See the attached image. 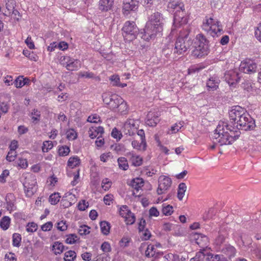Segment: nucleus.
Listing matches in <instances>:
<instances>
[{
  "label": "nucleus",
  "mask_w": 261,
  "mask_h": 261,
  "mask_svg": "<svg viewBox=\"0 0 261 261\" xmlns=\"http://www.w3.org/2000/svg\"><path fill=\"white\" fill-rule=\"evenodd\" d=\"M76 257L75 251L69 250L64 253V260L65 261H73Z\"/></svg>",
  "instance_id": "40"
},
{
  "label": "nucleus",
  "mask_w": 261,
  "mask_h": 261,
  "mask_svg": "<svg viewBox=\"0 0 261 261\" xmlns=\"http://www.w3.org/2000/svg\"><path fill=\"white\" fill-rule=\"evenodd\" d=\"M219 80L216 76L210 77L206 83V87L209 91H214L217 89L219 84Z\"/></svg>",
  "instance_id": "21"
},
{
  "label": "nucleus",
  "mask_w": 261,
  "mask_h": 261,
  "mask_svg": "<svg viewBox=\"0 0 261 261\" xmlns=\"http://www.w3.org/2000/svg\"><path fill=\"white\" fill-rule=\"evenodd\" d=\"M187 190V186L185 183L181 182L179 184L177 191V197L179 200H181L185 196Z\"/></svg>",
  "instance_id": "35"
},
{
  "label": "nucleus",
  "mask_w": 261,
  "mask_h": 261,
  "mask_svg": "<svg viewBox=\"0 0 261 261\" xmlns=\"http://www.w3.org/2000/svg\"><path fill=\"white\" fill-rule=\"evenodd\" d=\"M184 122L180 121L175 123L171 127L170 129L169 130V134H175L177 133L184 126Z\"/></svg>",
  "instance_id": "39"
},
{
  "label": "nucleus",
  "mask_w": 261,
  "mask_h": 261,
  "mask_svg": "<svg viewBox=\"0 0 261 261\" xmlns=\"http://www.w3.org/2000/svg\"><path fill=\"white\" fill-rule=\"evenodd\" d=\"M133 147L139 151H144L146 149L147 144L146 141L134 140L132 142Z\"/></svg>",
  "instance_id": "25"
},
{
  "label": "nucleus",
  "mask_w": 261,
  "mask_h": 261,
  "mask_svg": "<svg viewBox=\"0 0 261 261\" xmlns=\"http://www.w3.org/2000/svg\"><path fill=\"white\" fill-rule=\"evenodd\" d=\"M23 54L32 61H37L38 58L35 54L28 50H23Z\"/></svg>",
  "instance_id": "47"
},
{
  "label": "nucleus",
  "mask_w": 261,
  "mask_h": 261,
  "mask_svg": "<svg viewBox=\"0 0 261 261\" xmlns=\"http://www.w3.org/2000/svg\"><path fill=\"white\" fill-rule=\"evenodd\" d=\"M134 127V120L133 119H128L124 123L122 129L126 135L128 134L130 135Z\"/></svg>",
  "instance_id": "28"
},
{
  "label": "nucleus",
  "mask_w": 261,
  "mask_h": 261,
  "mask_svg": "<svg viewBox=\"0 0 261 261\" xmlns=\"http://www.w3.org/2000/svg\"><path fill=\"white\" fill-rule=\"evenodd\" d=\"M12 239L13 245L15 247H19L21 241V236L18 233H14Z\"/></svg>",
  "instance_id": "49"
},
{
  "label": "nucleus",
  "mask_w": 261,
  "mask_h": 261,
  "mask_svg": "<svg viewBox=\"0 0 261 261\" xmlns=\"http://www.w3.org/2000/svg\"><path fill=\"white\" fill-rule=\"evenodd\" d=\"M20 180L27 196L31 197L37 190V182L35 175L30 173H24L22 174Z\"/></svg>",
  "instance_id": "5"
},
{
  "label": "nucleus",
  "mask_w": 261,
  "mask_h": 261,
  "mask_svg": "<svg viewBox=\"0 0 261 261\" xmlns=\"http://www.w3.org/2000/svg\"><path fill=\"white\" fill-rule=\"evenodd\" d=\"M140 232L141 233V238L143 240H148L150 238L151 236L150 231L148 229L142 230L140 231Z\"/></svg>",
  "instance_id": "59"
},
{
  "label": "nucleus",
  "mask_w": 261,
  "mask_h": 261,
  "mask_svg": "<svg viewBox=\"0 0 261 261\" xmlns=\"http://www.w3.org/2000/svg\"><path fill=\"white\" fill-rule=\"evenodd\" d=\"M130 155L131 156L129 160L132 165L137 167L140 166L142 164L143 159L141 156L133 153H131Z\"/></svg>",
  "instance_id": "31"
},
{
  "label": "nucleus",
  "mask_w": 261,
  "mask_h": 261,
  "mask_svg": "<svg viewBox=\"0 0 261 261\" xmlns=\"http://www.w3.org/2000/svg\"><path fill=\"white\" fill-rule=\"evenodd\" d=\"M187 38L178 37L174 44V47L173 49L174 55H180L186 51L189 47L191 45V42L189 41V43L186 42Z\"/></svg>",
  "instance_id": "10"
},
{
  "label": "nucleus",
  "mask_w": 261,
  "mask_h": 261,
  "mask_svg": "<svg viewBox=\"0 0 261 261\" xmlns=\"http://www.w3.org/2000/svg\"><path fill=\"white\" fill-rule=\"evenodd\" d=\"M60 197L59 193H55L49 196V201L52 205L56 204L60 201Z\"/></svg>",
  "instance_id": "46"
},
{
  "label": "nucleus",
  "mask_w": 261,
  "mask_h": 261,
  "mask_svg": "<svg viewBox=\"0 0 261 261\" xmlns=\"http://www.w3.org/2000/svg\"><path fill=\"white\" fill-rule=\"evenodd\" d=\"M131 187L137 191H139L144 185V181L142 178H136L130 182Z\"/></svg>",
  "instance_id": "32"
},
{
  "label": "nucleus",
  "mask_w": 261,
  "mask_h": 261,
  "mask_svg": "<svg viewBox=\"0 0 261 261\" xmlns=\"http://www.w3.org/2000/svg\"><path fill=\"white\" fill-rule=\"evenodd\" d=\"M87 121L90 123H98L101 122V119L98 115L94 114L88 117Z\"/></svg>",
  "instance_id": "48"
},
{
  "label": "nucleus",
  "mask_w": 261,
  "mask_h": 261,
  "mask_svg": "<svg viewBox=\"0 0 261 261\" xmlns=\"http://www.w3.org/2000/svg\"><path fill=\"white\" fill-rule=\"evenodd\" d=\"M101 250L103 253L108 254L111 251L112 248L110 244L108 242H104L100 246Z\"/></svg>",
  "instance_id": "50"
},
{
  "label": "nucleus",
  "mask_w": 261,
  "mask_h": 261,
  "mask_svg": "<svg viewBox=\"0 0 261 261\" xmlns=\"http://www.w3.org/2000/svg\"><path fill=\"white\" fill-rule=\"evenodd\" d=\"M110 257L108 254L102 253L97 256L96 261H110Z\"/></svg>",
  "instance_id": "62"
},
{
  "label": "nucleus",
  "mask_w": 261,
  "mask_h": 261,
  "mask_svg": "<svg viewBox=\"0 0 261 261\" xmlns=\"http://www.w3.org/2000/svg\"><path fill=\"white\" fill-rule=\"evenodd\" d=\"M78 240V237L76 234H70L67 237L66 243L68 244H73Z\"/></svg>",
  "instance_id": "52"
},
{
  "label": "nucleus",
  "mask_w": 261,
  "mask_h": 261,
  "mask_svg": "<svg viewBox=\"0 0 261 261\" xmlns=\"http://www.w3.org/2000/svg\"><path fill=\"white\" fill-rule=\"evenodd\" d=\"M113 5V0H100L99 9L101 11H107L111 9Z\"/></svg>",
  "instance_id": "26"
},
{
  "label": "nucleus",
  "mask_w": 261,
  "mask_h": 261,
  "mask_svg": "<svg viewBox=\"0 0 261 261\" xmlns=\"http://www.w3.org/2000/svg\"><path fill=\"white\" fill-rule=\"evenodd\" d=\"M102 97L103 102L109 105L110 108L115 111L120 104L119 99H123L121 97L116 94L110 93H105L102 94Z\"/></svg>",
  "instance_id": "9"
},
{
  "label": "nucleus",
  "mask_w": 261,
  "mask_h": 261,
  "mask_svg": "<svg viewBox=\"0 0 261 261\" xmlns=\"http://www.w3.org/2000/svg\"><path fill=\"white\" fill-rule=\"evenodd\" d=\"M15 197L13 194L9 193L6 196V201L7 203L6 208L10 212L15 210L14 205Z\"/></svg>",
  "instance_id": "23"
},
{
  "label": "nucleus",
  "mask_w": 261,
  "mask_h": 261,
  "mask_svg": "<svg viewBox=\"0 0 261 261\" xmlns=\"http://www.w3.org/2000/svg\"><path fill=\"white\" fill-rule=\"evenodd\" d=\"M18 166L22 169H26L28 167V163L25 159L20 158L17 161Z\"/></svg>",
  "instance_id": "56"
},
{
  "label": "nucleus",
  "mask_w": 261,
  "mask_h": 261,
  "mask_svg": "<svg viewBox=\"0 0 261 261\" xmlns=\"http://www.w3.org/2000/svg\"><path fill=\"white\" fill-rule=\"evenodd\" d=\"M119 100L121 102L120 104L114 111L118 112L122 115L125 114L127 113L128 110L127 102L123 99H119Z\"/></svg>",
  "instance_id": "30"
},
{
  "label": "nucleus",
  "mask_w": 261,
  "mask_h": 261,
  "mask_svg": "<svg viewBox=\"0 0 261 261\" xmlns=\"http://www.w3.org/2000/svg\"><path fill=\"white\" fill-rule=\"evenodd\" d=\"M30 83V80L27 77H23V76H18L14 81V86L17 88H20L24 85H29Z\"/></svg>",
  "instance_id": "22"
},
{
  "label": "nucleus",
  "mask_w": 261,
  "mask_h": 261,
  "mask_svg": "<svg viewBox=\"0 0 261 261\" xmlns=\"http://www.w3.org/2000/svg\"><path fill=\"white\" fill-rule=\"evenodd\" d=\"M208 42L203 35L198 34L194 41V49L192 55L196 58H200L208 54Z\"/></svg>",
  "instance_id": "4"
},
{
  "label": "nucleus",
  "mask_w": 261,
  "mask_h": 261,
  "mask_svg": "<svg viewBox=\"0 0 261 261\" xmlns=\"http://www.w3.org/2000/svg\"><path fill=\"white\" fill-rule=\"evenodd\" d=\"M38 226L34 222H30L27 224L26 226V230L28 232H34L37 230Z\"/></svg>",
  "instance_id": "51"
},
{
  "label": "nucleus",
  "mask_w": 261,
  "mask_h": 261,
  "mask_svg": "<svg viewBox=\"0 0 261 261\" xmlns=\"http://www.w3.org/2000/svg\"><path fill=\"white\" fill-rule=\"evenodd\" d=\"M224 79L229 86H234L239 82L240 77L237 71L232 70L225 73Z\"/></svg>",
  "instance_id": "15"
},
{
  "label": "nucleus",
  "mask_w": 261,
  "mask_h": 261,
  "mask_svg": "<svg viewBox=\"0 0 261 261\" xmlns=\"http://www.w3.org/2000/svg\"><path fill=\"white\" fill-rule=\"evenodd\" d=\"M165 23V19L163 15L154 12L149 17L143 32L141 33V37L146 41L154 39L156 37L162 35V31Z\"/></svg>",
  "instance_id": "2"
},
{
  "label": "nucleus",
  "mask_w": 261,
  "mask_h": 261,
  "mask_svg": "<svg viewBox=\"0 0 261 261\" xmlns=\"http://www.w3.org/2000/svg\"><path fill=\"white\" fill-rule=\"evenodd\" d=\"M139 0H124L123 9L124 11H135L138 8Z\"/></svg>",
  "instance_id": "19"
},
{
  "label": "nucleus",
  "mask_w": 261,
  "mask_h": 261,
  "mask_svg": "<svg viewBox=\"0 0 261 261\" xmlns=\"http://www.w3.org/2000/svg\"><path fill=\"white\" fill-rule=\"evenodd\" d=\"M60 63L65 67L67 70L75 71L81 67V62L69 56H62L60 59Z\"/></svg>",
  "instance_id": "8"
},
{
  "label": "nucleus",
  "mask_w": 261,
  "mask_h": 261,
  "mask_svg": "<svg viewBox=\"0 0 261 261\" xmlns=\"http://www.w3.org/2000/svg\"><path fill=\"white\" fill-rule=\"evenodd\" d=\"M168 10L174 12L173 25L178 27L187 23V17L186 16L184 5L180 0H174L168 3Z\"/></svg>",
  "instance_id": "3"
},
{
  "label": "nucleus",
  "mask_w": 261,
  "mask_h": 261,
  "mask_svg": "<svg viewBox=\"0 0 261 261\" xmlns=\"http://www.w3.org/2000/svg\"><path fill=\"white\" fill-rule=\"evenodd\" d=\"M205 254L202 252H198L196 255L192 258L190 261H204L205 258Z\"/></svg>",
  "instance_id": "55"
},
{
  "label": "nucleus",
  "mask_w": 261,
  "mask_h": 261,
  "mask_svg": "<svg viewBox=\"0 0 261 261\" xmlns=\"http://www.w3.org/2000/svg\"><path fill=\"white\" fill-rule=\"evenodd\" d=\"M66 138L68 140H74L76 139L77 137V133L76 130L73 128H70L66 131Z\"/></svg>",
  "instance_id": "42"
},
{
  "label": "nucleus",
  "mask_w": 261,
  "mask_h": 261,
  "mask_svg": "<svg viewBox=\"0 0 261 261\" xmlns=\"http://www.w3.org/2000/svg\"><path fill=\"white\" fill-rule=\"evenodd\" d=\"M245 109L238 106H234L229 112L230 119L236 124L239 118V114H244Z\"/></svg>",
  "instance_id": "16"
},
{
  "label": "nucleus",
  "mask_w": 261,
  "mask_h": 261,
  "mask_svg": "<svg viewBox=\"0 0 261 261\" xmlns=\"http://www.w3.org/2000/svg\"><path fill=\"white\" fill-rule=\"evenodd\" d=\"M16 151L9 150L6 156V160L10 162L14 161L16 159Z\"/></svg>",
  "instance_id": "60"
},
{
  "label": "nucleus",
  "mask_w": 261,
  "mask_h": 261,
  "mask_svg": "<svg viewBox=\"0 0 261 261\" xmlns=\"http://www.w3.org/2000/svg\"><path fill=\"white\" fill-rule=\"evenodd\" d=\"M57 228L59 230L65 231L67 228V225L64 221H61L57 223Z\"/></svg>",
  "instance_id": "63"
},
{
  "label": "nucleus",
  "mask_w": 261,
  "mask_h": 261,
  "mask_svg": "<svg viewBox=\"0 0 261 261\" xmlns=\"http://www.w3.org/2000/svg\"><path fill=\"white\" fill-rule=\"evenodd\" d=\"M220 251L229 257H234L237 252L236 248L230 245H225V247L221 249Z\"/></svg>",
  "instance_id": "24"
},
{
  "label": "nucleus",
  "mask_w": 261,
  "mask_h": 261,
  "mask_svg": "<svg viewBox=\"0 0 261 261\" xmlns=\"http://www.w3.org/2000/svg\"><path fill=\"white\" fill-rule=\"evenodd\" d=\"M205 255L207 261H227V258L223 255L214 254L208 253Z\"/></svg>",
  "instance_id": "29"
},
{
  "label": "nucleus",
  "mask_w": 261,
  "mask_h": 261,
  "mask_svg": "<svg viewBox=\"0 0 261 261\" xmlns=\"http://www.w3.org/2000/svg\"><path fill=\"white\" fill-rule=\"evenodd\" d=\"M226 234L221 233V232L219 236L215 239L214 244L217 247V249H221V245L225 241Z\"/></svg>",
  "instance_id": "36"
},
{
  "label": "nucleus",
  "mask_w": 261,
  "mask_h": 261,
  "mask_svg": "<svg viewBox=\"0 0 261 261\" xmlns=\"http://www.w3.org/2000/svg\"><path fill=\"white\" fill-rule=\"evenodd\" d=\"M54 146V144L51 141H45L43 142L42 147V151L44 152H47L49 150L51 149Z\"/></svg>",
  "instance_id": "45"
},
{
  "label": "nucleus",
  "mask_w": 261,
  "mask_h": 261,
  "mask_svg": "<svg viewBox=\"0 0 261 261\" xmlns=\"http://www.w3.org/2000/svg\"><path fill=\"white\" fill-rule=\"evenodd\" d=\"M79 233L80 235H86L90 233V227L87 225H82L79 229Z\"/></svg>",
  "instance_id": "57"
},
{
  "label": "nucleus",
  "mask_w": 261,
  "mask_h": 261,
  "mask_svg": "<svg viewBox=\"0 0 261 261\" xmlns=\"http://www.w3.org/2000/svg\"><path fill=\"white\" fill-rule=\"evenodd\" d=\"M112 182L108 178L103 179L101 182V187L105 191H108L111 187Z\"/></svg>",
  "instance_id": "54"
},
{
  "label": "nucleus",
  "mask_w": 261,
  "mask_h": 261,
  "mask_svg": "<svg viewBox=\"0 0 261 261\" xmlns=\"http://www.w3.org/2000/svg\"><path fill=\"white\" fill-rule=\"evenodd\" d=\"M70 148L69 147L63 145L58 147V154L60 156H65L69 154Z\"/></svg>",
  "instance_id": "41"
},
{
  "label": "nucleus",
  "mask_w": 261,
  "mask_h": 261,
  "mask_svg": "<svg viewBox=\"0 0 261 261\" xmlns=\"http://www.w3.org/2000/svg\"><path fill=\"white\" fill-rule=\"evenodd\" d=\"M64 249L63 244L59 242H55L52 246V250L55 254H61Z\"/></svg>",
  "instance_id": "33"
},
{
  "label": "nucleus",
  "mask_w": 261,
  "mask_h": 261,
  "mask_svg": "<svg viewBox=\"0 0 261 261\" xmlns=\"http://www.w3.org/2000/svg\"><path fill=\"white\" fill-rule=\"evenodd\" d=\"M123 36L125 40L130 41L136 38L139 29L134 21H126L122 28Z\"/></svg>",
  "instance_id": "7"
},
{
  "label": "nucleus",
  "mask_w": 261,
  "mask_h": 261,
  "mask_svg": "<svg viewBox=\"0 0 261 261\" xmlns=\"http://www.w3.org/2000/svg\"><path fill=\"white\" fill-rule=\"evenodd\" d=\"M120 215L124 219L127 225L134 224L136 220L135 215L131 212L126 205H123L119 208Z\"/></svg>",
  "instance_id": "12"
},
{
  "label": "nucleus",
  "mask_w": 261,
  "mask_h": 261,
  "mask_svg": "<svg viewBox=\"0 0 261 261\" xmlns=\"http://www.w3.org/2000/svg\"><path fill=\"white\" fill-rule=\"evenodd\" d=\"M156 172V170L154 169H151L149 167H146L144 168L142 171V173L145 175L151 177L153 175L155 174Z\"/></svg>",
  "instance_id": "58"
},
{
  "label": "nucleus",
  "mask_w": 261,
  "mask_h": 261,
  "mask_svg": "<svg viewBox=\"0 0 261 261\" xmlns=\"http://www.w3.org/2000/svg\"><path fill=\"white\" fill-rule=\"evenodd\" d=\"M159 114L156 112H149L147 115L145 123L150 126H155L159 122Z\"/></svg>",
  "instance_id": "17"
},
{
  "label": "nucleus",
  "mask_w": 261,
  "mask_h": 261,
  "mask_svg": "<svg viewBox=\"0 0 261 261\" xmlns=\"http://www.w3.org/2000/svg\"><path fill=\"white\" fill-rule=\"evenodd\" d=\"M111 135L112 137L117 140H120L122 137L121 132L119 130H118L116 128H114L113 129L111 133Z\"/></svg>",
  "instance_id": "61"
},
{
  "label": "nucleus",
  "mask_w": 261,
  "mask_h": 261,
  "mask_svg": "<svg viewBox=\"0 0 261 261\" xmlns=\"http://www.w3.org/2000/svg\"><path fill=\"white\" fill-rule=\"evenodd\" d=\"M241 118L236 122V126L231 124L232 122L220 121L214 134V143L220 145L231 144L240 136V129L247 130L254 127V123L246 110Z\"/></svg>",
  "instance_id": "1"
},
{
  "label": "nucleus",
  "mask_w": 261,
  "mask_h": 261,
  "mask_svg": "<svg viewBox=\"0 0 261 261\" xmlns=\"http://www.w3.org/2000/svg\"><path fill=\"white\" fill-rule=\"evenodd\" d=\"M77 193L75 189L71 190L65 193L63 197V205L68 207L74 204L77 201Z\"/></svg>",
  "instance_id": "14"
},
{
  "label": "nucleus",
  "mask_w": 261,
  "mask_h": 261,
  "mask_svg": "<svg viewBox=\"0 0 261 261\" xmlns=\"http://www.w3.org/2000/svg\"><path fill=\"white\" fill-rule=\"evenodd\" d=\"M173 212V208L172 206L166 204H163L162 213L165 216H170Z\"/></svg>",
  "instance_id": "44"
},
{
  "label": "nucleus",
  "mask_w": 261,
  "mask_h": 261,
  "mask_svg": "<svg viewBox=\"0 0 261 261\" xmlns=\"http://www.w3.org/2000/svg\"><path fill=\"white\" fill-rule=\"evenodd\" d=\"M10 223V218L8 216L3 217L1 221L0 226L3 230H7Z\"/></svg>",
  "instance_id": "43"
},
{
  "label": "nucleus",
  "mask_w": 261,
  "mask_h": 261,
  "mask_svg": "<svg viewBox=\"0 0 261 261\" xmlns=\"http://www.w3.org/2000/svg\"><path fill=\"white\" fill-rule=\"evenodd\" d=\"M172 180L171 178L165 175H161L158 179V188L156 192L158 195L165 193L171 187Z\"/></svg>",
  "instance_id": "11"
},
{
  "label": "nucleus",
  "mask_w": 261,
  "mask_h": 261,
  "mask_svg": "<svg viewBox=\"0 0 261 261\" xmlns=\"http://www.w3.org/2000/svg\"><path fill=\"white\" fill-rule=\"evenodd\" d=\"M255 37L261 42V22L258 24L255 30Z\"/></svg>",
  "instance_id": "64"
},
{
  "label": "nucleus",
  "mask_w": 261,
  "mask_h": 261,
  "mask_svg": "<svg viewBox=\"0 0 261 261\" xmlns=\"http://www.w3.org/2000/svg\"><path fill=\"white\" fill-rule=\"evenodd\" d=\"M110 81H111L113 86H118L120 82V79L118 75L113 74L110 77Z\"/></svg>",
  "instance_id": "53"
},
{
  "label": "nucleus",
  "mask_w": 261,
  "mask_h": 261,
  "mask_svg": "<svg viewBox=\"0 0 261 261\" xmlns=\"http://www.w3.org/2000/svg\"><path fill=\"white\" fill-rule=\"evenodd\" d=\"M202 28L213 37L218 35L222 31L219 21L217 19L208 16L203 19Z\"/></svg>",
  "instance_id": "6"
},
{
  "label": "nucleus",
  "mask_w": 261,
  "mask_h": 261,
  "mask_svg": "<svg viewBox=\"0 0 261 261\" xmlns=\"http://www.w3.org/2000/svg\"><path fill=\"white\" fill-rule=\"evenodd\" d=\"M257 66L252 60H246L242 61L240 65L239 70L245 73L251 74L256 71Z\"/></svg>",
  "instance_id": "13"
},
{
  "label": "nucleus",
  "mask_w": 261,
  "mask_h": 261,
  "mask_svg": "<svg viewBox=\"0 0 261 261\" xmlns=\"http://www.w3.org/2000/svg\"><path fill=\"white\" fill-rule=\"evenodd\" d=\"M145 253L146 256L148 257H153L156 258L163 255V253L158 250L155 248V246L152 244L148 245Z\"/></svg>",
  "instance_id": "18"
},
{
  "label": "nucleus",
  "mask_w": 261,
  "mask_h": 261,
  "mask_svg": "<svg viewBox=\"0 0 261 261\" xmlns=\"http://www.w3.org/2000/svg\"><path fill=\"white\" fill-rule=\"evenodd\" d=\"M104 133L103 128L102 126H91L88 130V135L91 139L97 138L101 136Z\"/></svg>",
  "instance_id": "20"
},
{
  "label": "nucleus",
  "mask_w": 261,
  "mask_h": 261,
  "mask_svg": "<svg viewBox=\"0 0 261 261\" xmlns=\"http://www.w3.org/2000/svg\"><path fill=\"white\" fill-rule=\"evenodd\" d=\"M118 166L123 170H126L128 168V164L127 159L124 157H120L117 160Z\"/></svg>",
  "instance_id": "37"
},
{
  "label": "nucleus",
  "mask_w": 261,
  "mask_h": 261,
  "mask_svg": "<svg viewBox=\"0 0 261 261\" xmlns=\"http://www.w3.org/2000/svg\"><path fill=\"white\" fill-rule=\"evenodd\" d=\"M81 163L80 159L77 156L70 157L67 162V165L71 168L78 166Z\"/></svg>",
  "instance_id": "34"
},
{
  "label": "nucleus",
  "mask_w": 261,
  "mask_h": 261,
  "mask_svg": "<svg viewBox=\"0 0 261 261\" xmlns=\"http://www.w3.org/2000/svg\"><path fill=\"white\" fill-rule=\"evenodd\" d=\"M101 231L104 235H108L110 233V224L107 221H101L100 223Z\"/></svg>",
  "instance_id": "38"
},
{
  "label": "nucleus",
  "mask_w": 261,
  "mask_h": 261,
  "mask_svg": "<svg viewBox=\"0 0 261 261\" xmlns=\"http://www.w3.org/2000/svg\"><path fill=\"white\" fill-rule=\"evenodd\" d=\"M195 238L196 243L201 248H204L207 246L208 238L206 236L202 234H197Z\"/></svg>",
  "instance_id": "27"
}]
</instances>
